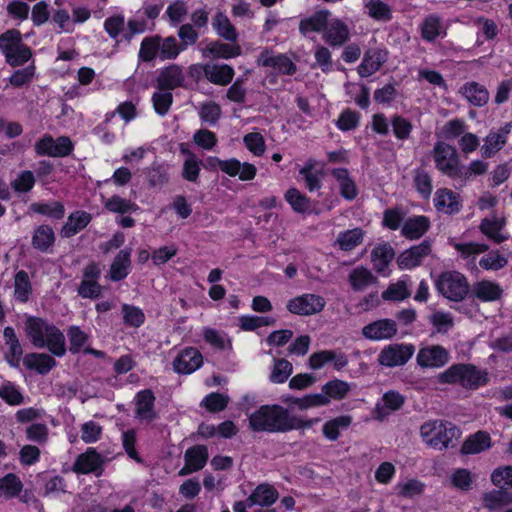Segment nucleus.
<instances>
[{"instance_id": "nucleus-1", "label": "nucleus", "mask_w": 512, "mask_h": 512, "mask_svg": "<svg viewBox=\"0 0 512 512\" xmlns=\"http://www.w3.org/2000/svg\"><path fill=\"white\" fill-rule=\"evenodd\" d=\"M25 330L36 348H47L57 357L65 355V337L54 324L42 318L29 317L25 323Z\"/></svg>"}, {"instance_id": "nucleus-2", "label": "nucleus", "mask_w": 512, "mask_h": 512, "mask_svg": "<svg viewBox=\"0 0 512 512\" xmlns=\"http://www.w3.org/2000/svg\"><path fill=\"white\" fill-rule=\"evenodd\" d=\"M249 425L254 431L286 432L291 430L290 415L279 405H265L251 414Z\"/></svg>"}, {"instance_id": "nucleus-3", "label": "nucleus", "mask_w": 512, "mask_h": 512, "mask_svg": "<svg viewBox=\"0 0 512 512\" xmlns=\"http://www.w3.org/2000/svg\"><path fill=\"white\" fill-rule=\"evenodd\" d=\"M438 381L475 390L487 384L488 373L471 364H454L438 375Z\"/></svg>"}, {"instance_id": "nucleus-4", "label": "nucleus", "mask_w": 512, "mask_h": 512, "mask_svg": "<svg viewBox=\"0 0 512 512\" xmlns=\"http://www.w3.org/2000/svg\"><path fill=\"white\" fill-rule=\"evenodd\" d=\"M460 430L450 422L430 420L420 427V436L424 443L435 449H446L454 439L460 437Z\"/></svg>"}, {"instance_id": "nucleus-5", "label": "nucleus", "mask_w": 512, "mask_h": 512, "mask_svg": "<svg viewBox=\"0 0 512 512\" xmlns=\"http://www.w3.org/2000/svg\"><path fill=\"white\" fill-rule=\"evenodd\" d=\"M437 291L450 301H462L469 293L466 276L458 271L442 272L436 282Z\"/></svg>"}, {"instance_id": "nucleus-6", "label": "nucleus", "mask_w": 512, "mask_h": 512, "mask_svg": "<svg viewBox=\"0 0 512 512\" xmlns=\"http://www.w3.org/2000/svg\"><path fill=\"white\" fill-rule=\"evenodd\" d=\"M435 167L444 175L457 180L461 161L456 148L444 141H437L432 150Z\"/></svg>"}, {"instance_id": "nucleus-7", "label": "nucleus", "mask_w": 512, "mask_h": 512, "mask_svg": "<svg viewBox=\"0 0 512 512\" xmlns=\"http://www.w3.org/2000/svg\"><path fill=\"white\" fill-rule=\"evenodd\" d=\"M2 48L7 62L12 66L22 65L32 56L31 50L22 43L21 33L15 29L2 34Z\"/></svg>"}, {"instance_id": "nucleus-8", "label": "nucleus", "mask_w": 512, "mask_h": 512, "mask_svg": "<svg viewBox=\"0 0 512 512\" xmlns=\"http://www.w3.org/2000/svg\"><path fill=\"white\" fill-rule=\"evenodd\" d=\"M414 352L415 347L412 344H390L381 350L378 355V362L386 367L402 366L412 358Z\"/></svg>"}, {"instance_id": "nucleus-9", "label": "nucleus", "mask_w": 512, "mask_h": 512, "mask_svg": "<svg viewBox=\"0 0 512 512\" xmlns=\"http://www.w3.org/2000/svg\"><path fill=\"white\" fill-rule=\"evenodd\" d=\"M211 166L220 169L230 177L238 176L241 181H250L255 178L257 168L248 162L241 163L235 158L221 160L213 157L209 159Z\"/></svg>"}, {"instance_id": "nucleus-10", "label": "nucleus", "mask_w": 512, "mask_h": 512, "mask_svg": "<svg viewBox=\"0 0 512 512\" xmlns=\"http://www.w3.org/2000/svg\"><path fill=\"white\" fill-rule=\"evenodd\" d=\"M325 305L326 301L322 296L307 293L289 300L286 307L293 314L309 316L321 312Z\"/></svg>"}, {"instance_id": "nucleus-11", "label": "nucleus", "mask_w": 512, "mask_h": 512, "mask_svg": "<svg viewBox=\"0 0 512 512\" xmlns=\"http://www.w3.org/2000/svg\"><path fill=\"white\" fill-rule=\"evenodd\" d=\"M449 361V351L443 346L436 344L421 347L416 356V362L422 368H441Z\"/></svg>"}, {"instance_id": "nucleus-12", "label": "nucleus", "mask_w": 512, "mask_h": 512, "mask_svg": "<svg viewBox=\"0 0 512 512\" xmlns=\"http://www.w3.org/2000/svg\"><path fill=\"white\" fill-rule=\"evenodd\" d=\"M72 142L68 137H59L53 139L45 135L35 143V151L38 155H47L51 157H63L72 151Z\"/></svg>"}, {"instance_id": "nucleus-13", "label": "nucleus", "mask_w": 512, "mask_h": 512, "mask_svg": "<svg viewBox=\"0 0 512 512\" xmlns=\"http://www.w3.org/2000/svg\"><path fill=\"white\" fill-rule=\"evenodd\" d=\"M397 325L394 320L380 319L365 325L362 335L372 341L388 340L397 334Z\"/></svg>"}, {"instance_id": "nucleus-14", "label": "nucleus", "mask_w": 512, "mask_h": 512, "mask_svg": "<svg viewBox=\"0 0 512 512\" xmlns=\"http://www.w3.org/2000/svg\"><path fill=\"white\" fill-rule=\"evenodd\" d=\"M203 363L202 354L193 347L182 350L173 361V368L177 373L191 374L201 367Z\"/></svg>"}, {"instance_id": "nucleus-15", "label": "nucleus", "mask_w": 512, "mask_h": 512, "mask_svg": "<svg viewBox=\"0 0 512 512\" xmlns=\"http://www.w3.org/2000/svg\"><path fill=\"white\" fill-rule=\"evenodd\" d=\"M511 130L512 124L506 123L498 130L491 131L484 139V143L481 147L482 155L486 158H490L499 152L506 144Z\"/></svg>"}, {"instance_id": "nucleus-16", "label": "nucleus", "mask_w": 512, "mask_h": 512, "mask_svg": "<svg viewBox=\"0 0 512 512\" xmlns=\"http://www.w3.org/2000/svg\"><path fill=\"white\" fill-rule=\"evenodd\" d=\"M257 62L258 65L270 67L279 74L292 75L296 71L295 64L289 57L283 54L264 51L260 54Z\"/></svg>"}, {"instance_id": "nucleus-17", "label": "nucleus", "mask_w": 512, "mask_h": 512, "mask_svg": "<svg viewBox=\"0 0 512 512\" xmlns=\"http://www.w3.org/2000/svg\"><path fill=\"white\" fill-rule=\"evenodd\" d=\"M433 202L436 210L444 214L457 213L462 207L460 195L448 188L438 189L435 192Z\"/></svg>"}, {"instance_id": "nucleus-18", "label": "nucleus", "mask_w": 512, "mask_h": 512, "mask_svg": "<svg viewBox=\"0 0 512 512\" xmlns=\"http://www.w3.org/2000/svg\"><path fill=\"white\" fill-rule=\"evenodd\" d=\"M322 37L331 46H341L349 40L350 30L342 20L328 18Z\"/></svg>"}, {"instance_id": "nucleus-19", "label": "nucleus", "mask_w": 512, "mask_h": 512, "mask_svg": "<svg viewBox=\"0 0 512 512\" xmlns=\"http://www.w3.org/2000/svg\"><path fill=\"white\" fill-rule=\"evenodd\" d=\"M388 52L385 49L373 48L365 52L358 73L361 77H368L377 72L386 62Z\"/></svg>"}, {"instance_id": "nucleus-20", "label": "nucleus", "mask_w": 512, "mask_h": 512, "mask_svg": "<svg viewBox=\"0 0 512 512\" xmlns=\"http://www.w3.org/2000/svg\"><path fill=\"white\" fill-rule=\"evenodd\" d=\"M471 295L482 302H494L501 299L503 289L499 283L483 279L473 284Z\"/></svg>"}, {"instance_id": "nucleus-21", "label": "nucleus", "mask_w": 512, "mask_h": 512, "mask_svg": "<svg viewBox=\"0 0 512 512\" xmlns=\"http://www.w3.org/2000/svg\"><path fill=\"white\" fill-rule=\"evenodd\" d=\"M459 94L473 106L481 107L488 103L489 92L485 86L475 81L466 82L459 88Z\"/></svg>"}, {"instance_id": "nucleus-22", "label": "nucleus", "mask_w": 512, "mask_h": 512, "mask_svg": "<svg viewBox=\"0 0 512 512\" xmlns=\"http://www.w3.org/2000/svg\"><path fill=\"white\" fill-rule=\"evenodd\" d=\"M183 82V70L180 66L174 64L162 69L157 77V85L160 90L171 91L180 87Z\"/></svg>"}, {"instance_id": "nucleus-23", "label": "nucleus", "mask_w": 512, "mask_h": 512, "mask_svg": "<svg viewBox=\"0 0 512 512\" xmlns=\"http://www.w3.org/2000/svg\"><path fill=\"white\" fill-rule=\"evenodd\" d=\"M155 397L150 390H143L137 393L135 398V414L141 421L151 422L155 417Z\"/></svg>"}, {"instance_id": "nucleus-24", "label": "nucleus", "mask_w": 512, "mask_h": 512, "mask_svg": "<svg viewBox=\"0 0 512 512\" xmlns=\"http://www.w3.org/2000/svg\"><path fill=\"white\" fill-rule=\"evenodd\" d=\"M430 253V246L428 244L422 243L420 245L414 246L408 250L402 252L398 259L397 263L400 269H412L422 262V260Z\"/></svg>"}, {"instance_id": "nucleus-25", "label": "nucleus", "mask_w": 512, "mask_h": 512, "mask_svg": "<svg viewBox=\"0 0 512 512\" xmlns=\"http://www.w3.org/2000/svg\"><path fill=\"white\" fill-rule=\"evenodd\" d=\"M103 459L93 448H88L85 453L79 455L73 465V471L80 474L96 472L102 466Z\"/></svg>"}, {"instance_id": "nucleus-26", "label": "nucleus", "mask_w": 512, "mask_h": 512, "mask_svg": "<svg viewBox=\"0 0 512 512\" xmlns=\"http://www.w3.org/2000/svg\"><path fill=\"white\" fill-rule=\"evenodd\" d=\"M278 491L268 483L259 484L247 499L249 507L253 505L270 506L278 499Z\"/></svg>"}, {"instance_id": "nucleus-27", "label": "nucleus", "mask_w": 512, "mask_h": 512, "mask_svg": "<svg viewBox=\"0 0 512 512\" xmlns=\"http://www.w3.org/2000/svg\"><path fill=\"white\" fill-rule=\"evenodd\" d=\"M203 72L211 83L220 86L228 85L234 76V69L227 64H207Z\"/></svg>"}, {"instance_id": "nucleus-28", "label": "nucleus", "mask_w": 512, "mask_h": 512, "mask_svg": "<svg viewBox=\"0 0 512 512\" xmlns=\"http://www.w3.org/2000/svg\"><path fill=\"white\" fill-rule=\"evenodd\" d=\"M492 445L491 437L487 432L478 431L470 435L462 444L463 454H478L488 450Z\"/></svg>"}, {"instance_id": "nucleus-29", "label": "nucleus", "mask_w": 512, "mask_h": 512, "mask_svg": "<svg viewBox=\"0 0 512 512\" xmlns=\"http://www.w3.org/2000/svg\"><path fill=\"white\" fill-rule=\"evenodd\" d=\"M353 422L351 415H340L326 421L322 426L323 436L329 441H336L341 431L350 427Z\"/></svg>"}, {"instance_id": "nucleus-30", "label": "nucleus", "mask_w": 512, "mask_h": 512, "mask_svg": "<svg viewBox=\"0 0 512 512\" xmlns=\"http://www.w3.org/2000/svg\"><path fill=\"white\" fill-rule=\"evenodd\" d=\"M404 403V397L396 391H388L382 397V403H378L375 408L376 418L382 420L389 413L401 408Z\"/></svg>"}, {"instance_id": "nucleus-31", "label": "nucleus", "mask_w": 512, "mask_h": 512, "mask_svg": "<svg viewBox=\"0 0 512 512\" xmlns=\"http://www.w3.org/2000/svg\"><path fill=\"white\" fill-rule=\"evenodd\" d=\"M240 54V46L221 42L210 43L203 49L204 57L230 59L237 57Z\"/></svg>"}, {"instance_id": "nucleus-32", "label": "nucleus", "mask_w": 512, "mask_h": 512, "mask_svg": "<svg viewBox=\"0 0 512 512\" xmlns=\"http://www.w3.org/2000/svg\"><path fill=\"white\" fill-rule=\"evenodd\" d=\"M505 221L499 218H485L480 224V231L490 240L499 244L508 239V236L502 233Z\"/></svg>"}, {"instance_id": "nucleus-33", "label": "nucleus", "mask_w": 512, "mask_h": 512, "mask_svg": "<svg viewBox=\"0 0 512 512\" xmlns=\"http://www.w3.org/2000/svg\"><path fill=\"white\" fill-rule=\"evenodd\" d=\"M332 176L338 183L340 194L347 200L356 198L358 191L354 180L350 177L346 169L338 168L331 172Z\"/></svg>"}, {"instance_id": "nucleus-34", "label": "nucleus", "mask_w": 512, "mask_h": 512, "mask_svg": "<svg viewBox=\"0 0 512 512\" xmlns=\"http://www.w3.org/2000/svg\"><path fill=\"white\" fill-rule=\"evenodd\" d=\"M24 364L28 369L35 370L39 374H47L55 367L56 361L45 353H31L24 358Z\"/></svg>"}, {"instance_id": "nucleus-35", "label": "nucleus", "mask_w": 512, "mask_h": 512, "mask_svg": "<svg viewBox=\"0 0 512 512\" xmlns=\"http://www.w3.org/2000/svg\"><path fill=\"white\" fill-rule=\"evenodd\" d=\"M91 221V215L85 211H76L68 217L62 227L61 234L64 237H71L84 229Z\"/></svg>"}, {"instance_id": "nucleus-36", "label": "nucleus", "mask_w": 512, "mask_h": 512, "mask_svg": "<svg viewBox=\"0 0 512 512\" xmlns=\"http://www.w3.org/2000/svg\"><path fill=\"white\" fill-rule=\"evenodd\" d=\"M452 247L459 253L460 257L472 263L475 262L477 256L488 250V245L478 242H451Z\"/></svg>"}, {"instance_id": "nucleus-37", "label": "nucleus", "mask_w": 512, "mask_h": 512, "mask_svg": "<svg viewBox=\"0 0 512 512\" xmlns=\"http://www.w3.org/2000/svg\"><path fill=\"white\" fill-rule=\"evenodd\" d=\"M130 256L131 252L129 250H121L116 257L110 267L109 277L113 281H119L124 279L130 269Z\"/></svg>"}, {"instance_id": "nucleus-38", "label": "nucleus", "mask_w": 512, "mask_h": 512, "mask_svg": "<svg viewBox=\"0 0 512 512\" xmlns=\"http://www.w3.org/2000/svg\"><path fill=\"white\" fill-rule=\"evenodd\" d=\"M330 12L327 10H321L313 14L311 17L301 20L299 25V30L303 35H306L310 32H319L323 31L327 20L329 18Z\"/></svg>"}, {"instance_id": "nucleus-39", "label": "nucleus", "mask_w": 512, "mask_h": 512, "mask_svg": "<svg viewBox=\"0 0 512 512\" xmlns=\"http://www.w3.org/2000/svg\"><path fill=\"white\" fill-rule=\"evenodd\" d=\"M315 160H308L300 169V175L305 181V185L309 191L317 190L321 187L322 172L317 169Z\"/></svg>"}, {"instance_id": "nucleus-40", "label": "nucleus", "mask_w": 512, "mask_h": 512, "mask_svg": "<svg viewBox=\"0 0 512 512\" xmlns=\"http://www.w3.org/2000/svg\"><path fill=\"white\" fill-rule=\"evenodd\" d=\"M429 227V219L425 216H415L405 221L402 234L410 239L420 238Z\"/></svg>"}, {"instance_id": "nucleus-41", "label": "nucleus", "mask_w": 512, "mask_h": 512, "mask_svg": "<svg viewBox=\"0 0 512 512\" xmlns=\"http://www.w3.org/2000/svg\"><path fill=\"white\" fill-rule=\"evenodd\" d=\"M4 337L6 339V344L9 346V351L6 353L5 358L11 366L17 367L23 351L13 328L6 327L4 330Z\"/></svg>"}, {"instance_id": "nucleus-42", "label": "nucleus", "mask_w": 512, "mask_h": 512, "mask_svg": "<svg viewBox=\"0 0 512 512\" xmlns=\"http://www.w3.org/2000/svg\"><path fill=\"white\" fill-rule=\"evenodd\" d=\"M350 390V384L339 379L328 381L321 388V392L323 395H326L329 400V404L332 400L344 399Z\"/></svg>"}, {"instance_id": "nucleus-43", "label": "nucleus", "mask_w": 512, "mask_h": 512, "mask_svg": "<svg viewBox=\"0 0 512 512\" xmlns=\"http://www.w3.org/2000/svg\"><path fill=\"white\" fill-rule=\"evenodd\" d=\"M451 485L460 491H470L474 487L476 476L468 469H455L449 477Z\"/></svg>"}, {"instance_id": "nucleus-44", "label": "nucleus", "mask_w": 512, "mask_h": 512, "mask_svg": "<svg viewBox=\"0 0 512 512\" xmlns=\"http://www.w3.org/2000/svg\"><path fill=\"white\" fill-rule=\"evenodd\" d=\"M185 462L194 471L201 470L208 460V451L204 445H195L185 451L184 454Z\"/></svg>"}, {"instance_id": "nucleus-45", "label": "nucleus", "mask_w": 512, "mask_h": 512, "mask_svg": "<svg viewBox=\"0 0 512 512\" xmlns=\"http://www.w3.org/2000/svg\"><path fill=\"white\" fill-rule=\"evenodd\" d=\"M371 258L374 269L383 273L394 258V251L389 245H379L373 249Z\"/></svg>"}, {"instance_id": "nucleus-46", "label": "nucleus", "mask_w": 512, "mask_h": 512, "mask_svg": "<svg viewBox=\"0 0 512 512\" xmlns=\"http://www.w3.org/2000/svg\"><path fill=\"white\" fill-rule=\"evenodd\" d=\"M376 281L373 274L364 267H357L349 274V282L356 291H363Z\"/></svg>"}, {"instance_id": "nucleus-47", "label": "nucleus", "mask_w": 512, "mask_h": 512, "mask_svg": "<svg viewBox=\"0 0 512 512\" xmlns=\"http://www.w3.org/2000/svg\"><path fill=\"white\" fill-rule=\"evenodd\" d=\"M285 200L296 213H308L310 211V200L296 188H290L284 195Z\"/></svg>"}, {"instance_id": "nucleus-48", "label": "nucleus", "mask_w": 512, "mask_h": 512, "mask_svg": "<svg viewBox=\"0 0 512 512\" xmlns=\"http://www.w3.org/2000/svg\"><path fill=\"white\" fill-rule=\"evenodd\" d=\"M368 15L376 21L386 22L391 19L390 7L381 0H364Z\"/></svg>"}, {"instance_id": "nucleus-49", "label": "nucleus", "mask_w": 512, "mask_h": 512, "mask_svg": "<svg viewBox=\"0 0 512 512\" xmlns=\"http://www.w3.org/2000/svg\"><path fill=\"white\" fill-rule=\"evenodd\" d=\"M104 207L112 213L125 214L128 212H135L139 209L138 205L131 200L113 195L104 202Z\"/></svg>"}, {"instance_id": "nucleus-50", "label": "nucleus", "mask_w": 512, "mask_h": 512, "mask_svg": "<svg viewBox=\"0 0 512 512\" xmlns=\"http://www.w3.org/2000/svg\"><path fill=\"white\" fill-rule=\"evenodd\" d=\"M363 237V231L359 228H355L340 233L336 243L342 250L350 251L362 243Z\"/></svg>"}, {"instance_id": "nucleus-51", "label": "nucleus", "mask_w": 512, "mask_h": 512, "mask_svg": "<svg viewBox=\"0 0 512 512\" xmlns=\"http://www.w3.org/2000/svg\"><path fill=\"white\" fill-rule=\"evenodd\" d=\"M508 264V259L499 250H492L479 260V266L486 271H498Z\"/></svg>"}, {"instance_id": "nucleus-52", "label": "nucleus", "mask_w": 512, "mask_h": 512, "mask_svg": "<svg viewBox=\"0 0 512 512\" xmlns=\"http://www.w3.org/2000/svg\"><path fill=\"white\" fill-rule=\"evenodd\" d=\"M397 494L403 498H413L424 493L425 484L418 479H407L395 486Z\"/></svg>"}, {"instance_id": "nucleus-53", "label": "nucleus", "mask_w": 512, "mask_h": 512, "mask_svg": "<svg viewBox=\"0 0 512 512\" xmlns=\"http://www.w3.org/2000/svg\"><path fill=\"white\" fill-rule=\"evenodd\" d=\"M32 293V286L28 274L24 271H19L15 275L14 281V296L20 302H26Z\"/></svg>"}, {"instance_id": "nucleus-54", "label": "nucleus", "mask_w": 512, "mask_h": 512, "mask_svg": "<svg viewBox=\"0 0 512 512\" xmlns=\"http://www.w3.org/2000/svg\"><path fill=\"white\" fill-rule=\"evenodd\" d=\"M184 50L185 47H182L175 37L161 38L159 58L162 60L175 59Z\"/></svg>"}, {"instance_id": "nucleus-55", "label": "nucleus", "mask_w": 512, "mask_h": 512, "mask_svg": "<svg viewBox=\"0 0 512 512\" xmlns=\"http://www.w3.org/2000/svg\"><path fill=\"white\" fill-rule=\"evenodd\" d=\"M410 293L407 288V277H403L396 283H392L382 293V298L389 301H402L409 297Z\"/></svg>"}, {"instance_id": "nucleus-56", "label": "nucleus", "mask_w": 512, "mask_h": 512, "mask_svg": "<svg viewBox=\"0 0 512 512\" xmlns=\"http://www.w3.org/2000/svg\"><path fill=\"white\" fill-rule=\"evenodd\" d=\"M212 25L218 35L229 41H235L237 33L228 17L223 13H218L213 19Z\"/></svg>"}, {"instance_id": "nucleus-57", "label": "nucleus", "mask_w": 512, "mask_h": 512, "mask_svg": "<svg viewBox=\"0 0 512 512\" xmlns=\"http://www.w3.org/2000/svg\"><path fill=\"white\" fill-rule=\"evenodd\" d=\"M161 37L152 36L146 37L142 40L139 57L146 62H149L159 56Z\"/></svg>"}, {"instance_id": "nucleus-58", "label": "nucleus", "mask_w": 512, "mask_h": 512, "mask_svg": "<svg viewBox=\"0 0 512 512\" xmlns=\"http://www.w3.org/2000/svg\"><path fill=\"white\" fill-rule=\"evenodd\" d=\"M30 209L38 214H43L51 218L60 219L64 215V206L58 201L47 203H33Z\"/></svg>"}, {"instance_id": "nucleus-59", "label": "nucleus", "mask_w": 512, "mask_h": 512, "mask_svg": "<svg viewBox=\"0 0 512 512\" xmlns=\"http://www.w3.org/2000/svg\"><path fill=\"white\" fill-rule=\"evenodd\" d=\"M55 236L51 227L40 226L35 230L32 244L39 250H47L54 242Z\"/></svg>"}, {"instance_id": "nucleus-60", "label": "nucleus", "mask_w": 512, "mask_h": 512, "mask_svg": "<svg viewBox=\"0 0 512 512\" xmlns=\"http://www.w3.org/2000/svg\"><path fill=\"white\" fill-rule=\"evenodd\" d=\"M122 315L124 324L130 327L138 328L145 322L144 312L140 308L133 305L123 304Z\"/></svg>"}, {"instance_id": "nucleus-61", "label": "nucleus", "mask_w": 512, "mask_h": 512, "mask_svg": "<svg viewBox=\"0 0 512 512\" xmlns=\"http://www.w3.org/2000/svg\"><path fill=\"white\" fill-rule=\"evenodd\" d=\"M429 322L438 333L448 332L454 325L453 316L448 312L435 311L429 316Z\"/></svg>"}, {"instance_id": "nucleus-62", "label": "nucleus", "mask_w": 512, "mask_h": 512, "mask_svg": "<svg viewBox=\"0 0 512 512\" xmlns=\"http://www.w3.org/2000/svg\"><path fill=\"white\" fill-rule=\"evenodd\" d=\"M422 37L428 41H433L444 34L440 20L435 16L427 17L422 24Z\"/></svg>"}, {"instance_id": "nucleus-63", "label": "nucleus", "mask_w": 512, "mask_h": 512, "mask_svg": "<svg viewBox=\"0 0 512 512\" xmlns=\"http://www.w3.org/2000/svg\"><path fill=\"white\" fill-rule=\"evenodd\" d=\"M23 489L20 478L15 474H7L2 477V495L7 498H13L19 495Z\"/></svg>"}, {"instance_id": "nucleus-64", "label": "nucleus", "mask_w": 512, "mask_h": 512, "mask_svg": "<svg viewBox=\"0 0 512 512\" xmlns=\"http://www.w3.org/2000/svg\"><path fill=\"white\" fill-rule=\"evenodd\" d=\"M490 479L496 487H512V466H502L494 469Z\"/></svg>"}]
</instances>
